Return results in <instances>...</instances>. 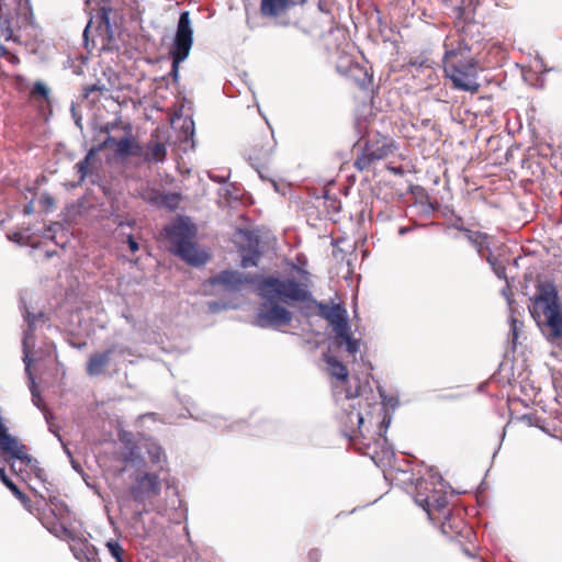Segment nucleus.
Wrapping results in <instances>:
<instances>
[{
  "instance_id": "5701e85b",
  "label": "nucleus",
  "mask_w": 562,
  "mask_h": 562,
  "mask_svg": "<svg viewBox=\"0 0 562 562\" xmlns=\"http://www.w3.org/2000/svg\"><path fill=\"white\" fill-rule=\"evenodd\" d=\"M181 201V193L161 191L157 207H162L168 211H176L179 207Z\"/></svg>"
},
{
  "instance_id": "9b49d317",
  "label": "nucleus",
  "mask_w": 562,
  "mask_h": 562,
  "mask_svg": "<svg viewBox=\"0 0 562 562\" xmlns=\"http://www.w3.org/2000/svg\"><path fill=\"white\" fill-rule=\"evenodd\" d=\"M115 352L124 356L130 353V349L126 347L119 348L116 345L110 346L103 351H95L91 353L86 364V372L90 376H98L104 374L106 368L110 366L111 357Z\"/></svg>"
},
{
  "instance_id": "4be33fe9",
  "label": "nucleus",
  "mask_w": 562,
  "mask_h": 562,
  "mask_svg": "<svg viewBox=\"0 0 562 562\" xmlns=\"http://www.w3.org/2000/svg\"><path fill=\"white\" fill-rule=\"evenodd\" d=\"M97 150L90 149L86 157L75 165V169L79 176V182H82L86 177L91 172L92 161L95 159Z\"/></svg>"
},
{
  "instance_id": "4468645a",
  "label": "nucleus",
  "mask_w": 562,
  "mask_h": 562,
  "mask_svg": "<svg viewBox=\"0 0 562 562\" xmlns=\"http://www.w3.org/2000/svg\"><path fill=\"white\" fill-rule=\"evenodd\" d=\"M339 422L342 434L346 437L353 439L360 431V427L363 424V416L353 404H349L348 408H345L340 414Z\"/></svg>"
},
{
  "instance_id": "c756f323",
  "label": "nucleus",
  "mask_w": 562,
  "mask_h": 562,
  "mask_svg": "<svg viewBox=\"0 0 562 562\" xmlns=\"http://www.w3.org/2000/svg\"><path fill=\"white\" fill-rule=\"evenodd\" d=\"M259 258H260L259 251H257V250L249 251L248 254L243 255L240 265L243 268L257 266Z\"/></svg>"
},
{
  "instance_id": "3c124183",
  "label": "nucleus",
  "mask_w": 562,
  "mask_h": 562,
  "mask_svg": "<svg viewBox=\"0 0 562 562\" xmlns=\"http://www.w3.org/2000/svg\"><path fill=\"white\" fill-rule=\"evenodd\" d=\"M5 40L7 41L12 40V31L11 30L7 33Z\"/></svg>"
},
{
  "instance_id": "423d86ee",
  "label": "nucleus",
  "mask_w": 562,
  "mask_h": 562,
  "mask_svg": "<svg viewBox=\"0 0 562 562\" xmlns=\"http://www.w3.org/2000/svg\"><path fill=\"white\" fill-rule=\"evenodd\" d=\"M398 150V144L390 136L376 132L359 148L353 161L358 171H368L376 161L386 159Z\"/></svg>"
},
{
  "instance_id": "bb28decb",
  "label": "nucleus",
  "mask_w": 562,
  "mask_h": 562,
  "mask_svg": "<svg viewBox=\"0 0 562 562\" xmlns=\"http://www.w3.org/2000/svg\"><path fill=\"white\" fill-rule=\"evenodd\" d=\"M106 549L109 550L110 554L115 559V562H125L124 561V553L125 550L122 548L119 541L116 540H109L105 543Z\"/></svg>"
},
{
  "instance_id": "2f4dec72",
  "label": "nucleus",
  "mask_w": 562,
  "mask_h": 562,
  "mask_svg": "<svg viewBox=\"0 0 562 562\" xmlns=\"http://www.w3.org/2000/svg\"><path fill=\"white\" fill-rule=\"evenodd\" d=\"M331 327H333V330L335 333V336L338 335V334L346 333V331L350 330V326L348 324V317H346L341 322H338V323L331 325Z\"/></svg>"
},
{
  "instance_id": "dca6fc26",
  "label": "nucleus",
  "mask_w": 562,
  "mask_h": 562,
  "mask_svg": "<svg viewBox=\"0 0 562 562\" xmlns=\"http://www.w3.org/2000/svg\"><path fill=\"white\" fill-rule=\"evenodd\" d=\"M104 144L114 148L116 155L121 157H139V154H142V145L131 135L121 139L109 136Z\"/></svg>"
},
{
  "instance_id": "c9c22d12",
  "label": "nucleus",
  "mask_w": 562,
  "mask_h": 562,
  "mask_svg": "<svg viewBox=\"0 0 562 562\" xmlns=\"http://www.w3.org/2000/svg\"><path fill=\"white\" fill-rule=\"evenodd\" d=\"M322 553L318 549H311L307 552V561L308 562H321Z\"/></svg>"
},
{
  "instance_id": "a878e982",
  "label": "nucleus",
  "mask_w": 562,
  "mask_h": 562,
  "mask_svg": "<svg viewBox=\"0 0 562 562\" xmlns=\"http://www.w3.org/2000/svg\"><path fill=\"white\" fill-rule=\"evenodd\" d=\"M1 482L12 492L18 499L24 498V493L16 486V484L5 474L3 468H0Z\"/></svg>"
},
{
  "instance_id": "cd10ccee",
  "label": "nucleus",
  "mask_w": 562,
  "mask_h": 562,
  "mask_svg": "<svg viewBox=\"0 0 562 562\" xmlns=\"http://www.w3.org/2000/svg\"><path fill=\"white\" fill-rule=\"evenodd\" d=\"M123 461L131 464H139L144 463V458L139 453L138 447L133 443L124 454Z\"/></svg>"
},
{
  "instance_id": "72a5a7b5",
  "label": "nucleus",
  "mask_w": 562,
  "mask_h": 562,
  "mask_svg": "<svg viewBox=\"0 0 562 562\" xmlns=\"http://www.w3.org/2000/svg\"><path fill=\"white\" fill-rule=\"evenodd\" d=\"M352 336V333L351 330H348L346 333H341V334H338L336 335L335 337V344L338 346V347H341L347 340H349Z\"/></svg>"
},
{
  "instance_id": "f704fd0d",
  "label": "nucleus",
  "mask_w": 562,
  "mask_h": 562,
  "mask_svg": "<svg viewBox=\"0 0 562 562\" xmlns=\"http://www.w3.org/2000/svg\"><path fill=\"white\" fill-rule=\"evenodd\" d=\"M487 261L493 266L495 273H496L499 278L505 277V270H506V269H505V267H504V266H501V265L496 266V263H495V259H494L492 256H488V257H487Z\"/></svg>"
},
{
  "instance_id": "c85d7f7f",
  "label": "nucleus",
  "mask_w": 562,
  "mask_h": 562,
  "mask_svg": "<svg viewBox=\"0 0 562 562\" xmlns=\"http://www.w3.org/2000/svg\"><path fill=\"white\" fill-rule=\"evenodd\" d=\"M49 90L48 88L41 81H36L31 90V97L33 99H44L46 100L48 98Z\"/></svg>"
},
{
  "instance_id": "6ab92c4d",
  "label": "nucleus",
  "mask_w": 562,
  "mask_h": 562,
  "mask_svg": "<svg viewBox=\"0 0 562 562\" xmlns=\"http://www.w3.org/2000/svg\"><path fill=\"white\" fill-rule=\"evenodd\" d=\"M465 233L468 240L476 248L480 256H484L485 250H488V235L482 232H473L469 228H461Z\"/></svg>"
},
{
  "instance_id": "393cba45",
  "label": "nucleus",
  "mask_w": 562,
  "mask_h": 562,
  "mask_svg": "<svg viewBox=\"0 0 562 562\" xmlns=\"http://www.w3.org/2000/svg\"><path fill=\"white\" fill-rule=\"evenodd\" d=\"M161 190L146 184L139 190V196L147 203L157 206Z\"/></svg>"
},
{
  "instance_id": "79ce46f5",
  "label": "nucleus",
  "mask_w": 562,
  "mask_h": 562,
  "mask_svg": "<svg viewBox=\"0 0 562 562\" xmlns=\"http://www.w3.org/2000/svg\"><path fill=\"white\" fill-rule=\"evenodd\" d=\"M7 60L9 63H11L12 65H19L20 64V58L15 54H12V53H10V55L7 58Z\"/></svg>"
},
{
  "instance_id": "09e8293b",
  "label": "nucleus",
  "mask_w": 562,
  "mask_h": 562,
  "mask_svg": "<svg viewBox=\"0 0 562 562\" xmlns=\"http://www.w3.org/2000/svg\"><path fill=\"white\" fill-rule=\"evenodd\" d=\"M214 181L218 182V183H224L225 182V178H222V177H217V178H212Z\"/></svg>"
},
{
  "instance_id": "a211bd4d",
  "label": "nucleus",
  "mask_w": 562,
  "mask_h": 562,
  "mask_svg": "<svg viewBox=\"0 0 562 562\" xmlns=\"http://www.w3.org/2000/svg\"><path fill=\"white\" fill-rule=\"evenodd\" d=\"M317 308L319 316L326 319L330 326L348 317L347 310L341 304L318 303Z\"/></svg>"
},
{
  "instance_id": "e433bc0d",
  "label": "nucleus",
  "mask_w": 562,
  "mask_h": 562,
  "mask_svg": "<svg viewBox=\"0 0 562 562\" xmlns=\"http://www.w3.org/2000/svg\"><path fill=\"white\" fill-rule=\"evenodd\" d=\"M32 401L38 408H44V402L35 387L32 389Z\"/></svg>"
},
{
  "instance_id": "f8f14e48",
  "label": "nucleus",
  "mask_w": 562,
  "mask_h": 562,
  "mask_svg": "<svg viewBox=\"0 0 562 562\" xmlns=\"http://www.w3.org/2000/svg\"><path fill=\"white\" fill-rule=\"evenodd\" d=\"M0 449L3 453L9 454L10 458L20 460L24 464H29L32 461L31 456L27 453L26 446L8 434L5 427L0 430Z\"/></svg>"
},
{
  "instance_id": "a19ab883",
  "label": "nucleus",
  "mask_w": 562,
  "mask_h": 562,
  "mask_svg": "<svg viewBox=\"0 0 562 562\" xmlns=\"http://www.w3.org/2000/svg\"><path fill=\"white\" fill-rule=\"evenodd\" d=\"M517 323L518 322L515 318L512 319V333H513V340H514V342L516 341V339L518 337Z\"/></svg>"
},
{
  "instance_id": "0eeeda50",
  "label": "nucleus",
  "mask_w": 562,
  "mask_h": 562,
  "mask_svg": "<svg viewBox=\"0 0 562 562\" xmlns=\"http://www.w3.org/2000/svg\"><path fill=\"white\" fill-rule=\"evenodd\" d=\"M192 44L193 30L191 27L190 14L188 11H184L180 14L175 41L170 49L172 65L169 76L172 77L175 83L179 80V65L189 56Z\"/></svg>"
},
{
  "instance_id": "9d476101",
  "label": "nucleus",
  "mask_w": 562,
  "mask_h": 562,
  "mask_svg": "<svg viewBox=\"0 0 562 562\" xmlns=\"http://www.w3.org/2000/svg\"><path fill=\"white\" fill-rule=\"evenodd\" d=\"M336 69L362 90L369 89L372 85V75L369 74L368 68L348 56L339 58Z\"/></svg>"
},
{
  "instance_id": "f03ea898",
  "label": "nucleus",
  "mask_w": 562,
  "mask_h": 562,
  "mask_svg": "<svg viewBox=\"0 0 562 562\" xmlns=\"http://www.w3.org/2000/svg\"><path fill=\"white\" fill-rule=\"evenodd\" d=\"M445 47L443 71L452 81L453 88L477 92L481 87L477 82L479 66L471 56L470 46L462 38L454 41L453 37H448Z\"/></svg>"
},
{
  "instance_id": "c03bdc74",
  "label": "nucleus",
  "mask_w": 562,
  "mask_h": 562,
  "mask_svg": "<svg viewBox=\"0 0 562 562\" xmlns=\"http://www.w3.org/2000/svg\"><path fill=\"white\" fill-rule=\"evenodd\" d=\"M11 52L8 50V48L3 45H0V57L8 58Z\"/></svg>"
},
{
  "instance_id": "412c9836",
  "label": "nucleus",
  "mask_w": 562,
  "mask_h": 562,
  "mask_svg": "<svg viewBox=\"0 0 562 562\" xmlns=\"http://www.w3.org/2000/svg\"><path fill=\"white\" fill-rule=\"evenodd\" d=\"M146 453L153 464H161L167 462V456L160 445L148 440L144 446Z\"/></svg>"
},
{
  "instance_id": "aec40b11",
  "label": "nucleus",
  "mask_w": 562,
  "mask_h": 562,
  "mask_svg": "<svg viewBox=\"0 0 562 562\" xmlns=\"http://www.w3.org/2000/svg\"><path fill=\"white\" fill-rule=\"evenodd\" d=\"M325 361L329 367V373L333 378H336L341 382H346L348 380V369L341 361L331 356H325Z\"/></svg>"
},
{
  "instance_id": "8fccbe9b",
  "label": "nucleus",
  "mask_w": 562,
  "mask_h": 562,
  "mask_svg": "<svg viewBox=\"0 0 562 562\" xmlns=\"http://www.w3.org/2000/svg\"><path fill=\"white\" fill-rule=\"evenodd\" d=\"M87 562H102L99 558H87Z\"/></svg>"
},
{
  "instance_id": "ddd939ff",
  "label": "nucleus",
  "mask_w": 562,
  "mask_h": 562,
  "mask_svg": "<svg viewBox=\"0 0 562 562\" xmlns=\"http://www.w3.org/2000/svg\"><path fill=\"white\" fill-rule=\"evenodd\" d=\"M305 2L306 0H260L259 13L262 18L277 19L290 9Z\"/></svg>"
},
{
  "instance_id": "2eb2a0df",
  "label": "nucleus",
  "mask_w": 562,
  "mask_h": 562,
  "mask_svg": "<svg viewBox=\"0 0 562 562\" xmlns=\"http://www.w3.org/2000/svg\"><path fill=\"white\" fill-rule=\"evenodd\" d=\"M139 157L146 164H161L167 157V145L158 139L157 134H151L149 140L142 145Z\"/></svg>"
},
{
  "instance_id": "4c0bfd02",
  "label": "nucleus",
  "mask_w": 562,
  "mask_h": 562,
  "mask_svg": "<svg viewBox=\"0 0 562 562\" xmlns=\"http://www.w3.org/2000/svg\"><path fill=\"white\" fill-rule=\"evenodd\" d=\"M70 549H71L75 558L78 559V560H82L83 558L87 560V558H89L86 554V552L83 551V549H81V548L78 549L76 546H71Z\"/></svg>"
},
{
  "instance_id": "6e6552de",
  "label": "nucleus",
  "mask_w": 562,
  "mask_h": 562,
  "mask_svg": "<svg viewBox=\"0 0 562 562\" xmlns=\"http://www.w3.org/2000/svg\"><path fill=\"white\" fill-rule=\"evenodd\" d=\"M439 522L443 535L456 539L461 546L471 543L472 549L463 548V552L469 557H474L473 551L475 550V546L473 542L475 540V532L473 528L464 521L462 509L449 508L448 506L446 514L442 515Z\"/></svg>"
},
{
  "instance_id": "f3484780",
  "label": "nucleus",
  "mask_w": 562,
  "mask_h": 562,
  "mask_svg": "<svg viewBox=\"0 0 562 562\" xmlns=\"http://www.w3.org/2000/svg\"><path fill=\"white\" fill-rule=\"evenodd\" d=\"M272 147L270 146V143H258L251 146L248 149V159L251 162V166L256 168L258 171L260 168H263L267 166L270 156H271Z\"/></svg>"
},
{
  "instance_id": "a18cd8bd",
  "label": "nucleus",
  "mask_w": 562,
  "mask_h": 562,
  "mask_svg": "<svg viewBox=\"0 0 562 562\" xmlns=\"http://www.w3.org/2000/svg\"><path fill=\"white\" fill-rule=\"evenodd\" d=\"M25 507H29L30 503H31V499L27 497L26 494H24V498L23 499H19Z\"/></svg>"
},
{
  "instance_id": "de8ad7c7",
  "label": "nucleus",
  "mask_w": 562,
  "mask_h": 562,
  "mask_svg": "<svg viewBox=\"0 0 562 562\" xmlns=\"http://www.w3.org/2000/svg\"><path fill=\"white\" fill-rule=\"evenodd\" d=\"M390 420L391 418L385 415L381 424L386 428L390 424Z\"/></svg>"
},
{
  "instance_id": "7c9ffc66",
  "label": "nucleus",
  "mask_w": 562,
  "mask_h": 562,
  "mask_svg": "<svg viewBox=\"0 0 562 562\" xmlns=\"http://www.w3.org/2000/svg\"><path fill=\"white\" fill-rule=\"evenodd\" d=\"M42 316H43V313L34 314V313H31L30 311L26 310L25 315H24V319L27 322L29 330L30 331L34 330L36 322Z\"/></svg>"
},
{
  "instance_id": "473e14b6",
  "label": "nucleus",
  "mask_w": 562,
  "mask_h": 562,
  "mask_svg": "<svg viewBox=\"0 0 562 562\" xmlns=\"http://www.w3.org/2000/svg\"><path fill=\"white\" fill-rule=\"evenodd\" d=\"M345 345L346 350L352 356H356V353L359 351V340L353 337L347 340Z\"/></svg>"
},
{
  "instance_id": "49530a36",
  "label": "nucleus",
  "mask_w": 562,
  "mask_h": 562,
  "mask_svg": "<svg viewBox=\"0 0 562 562\" xmlns=\"http://www.w3.org/2000/svg\"><path fill=\"white\" fill-rule=\"evenodd\" d=\"M101 12H102V16H101V18H102V20L108 24V23H109V21H108V13H106L105 8H102V9H101Z\"/></svg>"
},
{
  "instance_id": "58836bf2",
  "label": "nucleus",
  "mask_w": 562,
  "mask_h": 562,
  "mask_svg": "<svg viewBox=\"0 0 562 562\" xmlns=\"http://www.w3.org/2000/svg\"><path fill=\"white\" fill-rule=\"evenodd\" d=\"M127 244H128V248L132 252L137 251L139 248L137 241L134 239V237L132 235L127 236Z\"/></svg>"
},
{
  "instance_id": "ea45409f",
  "label": "nucleus",
  "mask_w": 562,
  "mask_h": 562,
  "mask_svg": "<svg viewBox=\"0 0 562 562\" xmlns=\"http://www.w3.org/2000/svg\"><path fill=\"white\" fill-rule=\"evenodd\" d=\"M359 389L360 386H357L355 392L347 390L346 398L347 400H353L359 396Z\"/></svg>"
},
{
  "instance_id": "37998d69",
  "label": "nucleus",
  "mask_w": 562,
  "mask_h": 562,
  "mask_svg": "<svg viewBox=\"0 0 562 562\" xmlns=\"http://www.w3.org/2000/svg\"><path fill=\"white\" fill-rule=\"evenodd\" d=\"M387 169L392 171L394 175H403L404 170L402 167H391L389 166Z\"/></svg>"
},
{
  "instance_id": "603ef678",
  "label": "nucleus",
  "mask_w": 562,
  "mask_h": 562,
  "mask_svg": "<svg viewBox=\"0 0 562 562\" xmlns=\"http://www.w3.org/2000/svg\"><path fill=\"white\" fill-rule=\"evenodd\" d=\"M88 29H89V24H88V25H87V27L85 29V32H83V36H85V37H87Z\"/></svg>"
},
{
  "instance_id": "39448f33",
  "label": "nucleus",
  "mask_w": 562,
  "mask_h": 562,
  "mask_svg": "<svg viewBox=\"0 0 562 562\" xmlns=\"http://www.w3.org/2000/svg\"><path fill=\"white\" fill-rule=\"evenodd\" d=\"M414 499L432 521H440L449 506V496L443 484L432 480L417 481Z\"/></svg>"
},
{
  "instance_id": "b1692460",
  "label": "nucleus",
  "mask_w": 562,
  "mask_h": 562,
  "mask_svg": "<svg viewBox=\"0 0 562 562\" xmlns=\"http://www.w3.org/2000/svg\"><path fill=\"white\" fill-rule=\"evenodd\" d=\"M109 89L104 83L97 82L93 85L86 86L83 88V97L86 99H90L92 103L97 102L99 100V97L103 94L104 92H108Z\"/></svg>"
},
{
  "instance_id": "7ed1b4c3",
  "label": "nucleus",
  "mask_w": 562,
  "mask_h": 562,
  "mask_svg": "<svg viewBox=\"0 0 562 562\" xmlns=\"http://www.w3.org/2000/svg\"><path fill=\"white\" fill-rule=\"evenodd\" d=\"M528 308L539 326L544 325L549 328L550 340L555 341L562 337V311L553 283L540 282Z\"/></svg>"
},
{
  "instance_id": "20e7f679",
  "label": "nucleus",
  "mask_w": 562,
  "mask_h": 562,
  "mask_svg": "<svg viewBox=\"0 0 562 562\" xmlns=\"http://www.w3.org/2000/svg\"><path fill=\"white\" fill-rule=\"evenodd\" d=\"M164 232L170 243V250L183 261L192 266H201L206 262L209 256L199 250L194 241L196 236L194 225L180 220L166 226Z\"/></svg>"
},
{
  "instance_id": "864d4df0",
  "label": "nucleus",
  "mask_w": 562,
  "mask_h": 562,
  "mask_svg": "<svg viewBox=\"0 0 562 562\" xmlns=\"http://www.w3.org/2000/svg\"><path fill=\"white\" fill-rule=\"evenodd\" d=\"M46 201H47V203H50V204L53 203V199H52V198H49V196H48V198H46Z\"/></svg>"
},
{
  "instance_id": "f257e3e1",
  "label": "nucleus",
  "mask_w": 562,
  "mask_h": 562,
  "mask_svg": "<svg viewBox=\"0 0 562 562\" xmlns=\"http://www.w3.org/2000/svg\"><path fill=\"white\" fill-rule=\"evenodd\" d=\"M211 285H222L228 291H240L245 284H257V293L262 299L257 315V324L261 327H282L292 322V313L280 303H301L308 300L306 288L294 279L277 277H259L244 274L235 270H223L209 278Z\"/></svg>"
},
{
  "instance_id": "1a4fd4ad",
  "label": "nucleus",
  "mask_w": 562,
  "mask_h": 562,
  "mask_svg": "<svg viewBox=\"0 0 562 562\" xmlns=\"http://www.w3.org/2000/svg\"><path fill=\"white\" fill-rule=\"evenodd\" d=\"M128 493L134 502L144 504L161 493V480L157 473L140 471L132 475Z\"/></svg>"
}]
</instances>
